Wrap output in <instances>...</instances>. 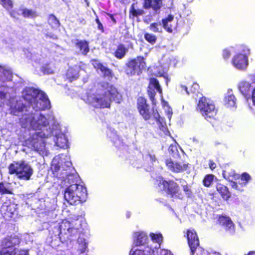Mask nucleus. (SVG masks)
<instances>
[{"label":"nucleus","mask_w":255,"mask_h":255,"mask_svg":"<svg viewBox=\"0 0 255 255\" xmlns=\"http://www.w3.org/2000/svg\"><path fill=\"white\" fill-rule=\"evenodd\" d=\"M19 241L17 238L15 237H7L5 238L2 241L1 246L3 249H6L8 250H11V247L16 244H18Z\"/></svg>","instance_id":"393cba45"},{"label":"nucleus","mask_w":255,"mask_h":255,"mask_svg":"<svg viewBox=\"0 0 255 255\" xmlns=\"http://www.w3.org/2000/svg\"><path fill=\"white\" fill-rule=\"evenodd\" d=\"M199 89V85L197 83H194L193 84L191 91L192 93H195L198 89Z\"/></svg>","instance_id":"3c124183"},{"label":"nucleus","mask_w":255,"mask_h":255,"mask_svg":"<svg viewBox=\"0 0 255 255\" xmlns=\"http://www.w3.org/2000/svg\"><path fill=\"white\" fill-rule=\"evenodd\" d=\"M8 105H9L10 113L11 115L16 116H22L21 118L19 119V123L23 128H28L33 129L31 126L26 127L22 126L21 120L23 118L26 117V119L27 118V122L30 121V122H33L34 121L35 123L37 122L38 117L40 116H43L41 114L33 113L32 111L31 110V107H29L28 109H27L26 107L23 106L22 103L15 101L14 99H11Z\"/></svg>","instance_id":"20e7f679"},{"label":"nucleus","mask_w":255,"mask_h":255,"mask_svg":"<svg viewBox=\"0 0 255 255\" xmlns=\"http://www.w3.org/2000/svg\"><path fill=\"white\" fill-rule=\"evenodd\" d=\"M9 173L16 174L20 179L28 180L33 174V169L28 163L24 161L14 162L8 167Z\"/></svg>","instance_id":"0eeeda50"},{"label":"nucleus","mask_w":255,"mask_h":255,"mask_svg":"<svg viewBox=\"0 0 255 255\" xmlns=\"http://www.w3.org/2000/svg\"><path fill=\"white\" fill-rule=\"evenodd\" d=\"M147 158H149L152 161H155L156 160L155 156L154 155L149 154L148 155Z\"/></svg>","instance_id":"052dcab7"},{"label":"nucleus","mask_w":255,"mask_h":255,"mask_svg":"<svg viewBox=\"0 0 255 255\" xmlns=\"http://www.w3.org/2000/svg\"><path fill=\"white\" fill-rule=\"evenodd\" d=\"M191 255H207L208 252L199 247V239L194 230H189L187 233Z\"/></svg>","instance_id":"6e6552de"},{"label":"nucleus","mask_w":255,"mask_h":255,"mask_svg":"<svg viewBox=\"0 0 255 255\" xmlns=\"http://www.w3.org/2000/svg\"><path fill=\"white\" fill-rule=\"evenodd\" d=\"M161 5V0H144L143 4L145 8L152 7L156 11L160 9Z\"/></svg>","instance_id":"a878e982"},{"label":"nucleus","mask_w":255,"mask_h":255,"mask_svg":"<svg viewBox=\"0 0 255 255\" xmlns=\"http://www.w3.org/2000/svg\"><path fill=\"white\" fill-rule=\"evenodd\" d=\"M163 28L168 32H172L177 25V21L172 15H168L167 17L162 20Z\"/></svg>","instance_id":"aec40b11"},{"label":"nucleus","mask_w":255,"mask_h":255,"mask_svg":"<svg viewBox=\"0 0 255 255\" xmlns=\"http://www.w3.org/2000/svg\"><path fill=\"white\" fill-rule=\"evenodd\" d=\"M178 144L176 142L174 143L173 144H171L169 147V152L170 154H172V152H174V151L176 150Z\"/></svg>","instance_id":"49530a36"},{"label":"nucleus","mask_w":255,"mask_h":255,"mask_svg":"<svg viewBox=\"0 0 255 255\" xmlns=\"http://www.w3.org/2000/svg\"><path fill=\"white\" fill-rule=\"evenodd\" d=\"M180 149L181 150V151H182V152L184 153L183 150L181 148H180Z\"/></svg>","instance_id":"338daca9"},{"label":"nucleus","mask_w":255,"mask_h":255,"mask_svg":"<svg viewBox=\"0 0 255 255\" xmlns=\"http://www.w3.org/2000/svg\"><path fill=\"white\" fill-rule=\"evenodd\" d=\"M148 94L152 103H154V97L156 93L158 92L162 95V89L161 88L159 82L155 78H151L148 86Z\"/></svg>","instance_id":"f3484780"},{"label":"nucleus","mask_w":255,"mask_h":255,"mask_svg":"<svg viewBox=\"0 0 255 255\" xmlns=\"http://www.w3.org/2000/svg\"><path fill=\"white\" fill-rule=\"evenodd\" d=\"M37 89L33 88H26L22 92V97L25 100L28 101L30 105L32 102L37 99V97L39 96L40 93Z\"/></svg>","instance_id":"6ab92c4d"},{"label":"nucleus","mask_w":255,"mask_h":255,"mask_svg":"<svg viewBox=\"0 0 255 255\" xmlns=\"http://www.w3.org/2000/svg\"><path fill=\"white\" fill-rule=\"evenodd\" d=\"M150 236L153 242L157 243L159 246H160L162 241V237L161 234H154L153 233H151L150 234Z\"/></svg>","instance_id":"a19ab883"},{"label":"nucleus","mask_w":255,"mask_h":255,"mask_svg":"<svg viewBox=\"0 0 255 255\" xmlns=\"http://www.w3.org/2000/svg\"><path fill=\"white\" fill-rule=\"evenodd\" d=\"M27 120L26 117L21 120L22 126H31L35 132L26 141V144L40 155L42 156L48 155L49 151L44 139L52 135L54 136V141L56 146L62 148L68 147L67 138L61 132L60 126L52 115H48L46 117L40 116L35 123L34 121L33 123L27 122Z\"/></svg>","instance_id":"f257e3e1"},{"label":"nucleus","mask_w":255,"mask_h":255,"mask_svg":"<svg viewBox=\"0 0 255 255\" xmlns=\"http://www.w3.org/2000/svg\"><path fill=\"white\" fill-rule=\"evenodd\" d=\"M138 109L140 114L142 116L145 120H149L152 116L151 111L153 112V116L155 119L159 117L158 113H154L153 110L150 111L149 109V106L146 104V100L139 97L137 100Z\"/></svg>","instance_id":"ddd939ff"},{"label":"nucleus","mask_w":255,"mask_h":255,"mask_svg":"<svg viewBox=\"0 0 255 255\" xmlns=\"http://www.w3.org/2000/svg\"><path fill=\"white\" fill-rule=\"evenodd\" d=\"M110 16L112 20L113 21V22L114 23H116V20L115 18L114 17V16L112 14H110Z\"/></svg>","instance_id":"e2e57ef3"},{"label":"nucleus","mask_w":255,"mask_h":255,"mask_svg":"<svg viewBox=\"0 0 255 255\" xmlns=\"http://www.w3.org/2000/svg\"><path fill=\"white\" fill-rule=\"evenodd\" d=\"M166 165L168 168L176 173L182 172L187 169L189 164L181 161H173L171 159L166 160Z\"/></svg>","instance_id":"2eb2a0df"},{"label":"nucleus","mask_w":255,"mask_h":255,"mask_svg":"<svg viewBox=\"0 0 255 255\" xmlns=\"http://www.w3.org/2000/svg\"><path fill=\"white\" fill-rule=\"evenodd\" d=\"M224 102L228 107H234L236 104V99L231 90H229L224 98Z\"/></svg>","instance_id":"bb28decb"},{"label":"nucleus","mask_w":255,"mask_h":255,"mask_svg":"<svg viewBox=\"0 0 255 255\" xmlns=\"http://www.w3.org/2000/svg\"><path fill=\"white\" fill-rule=\"evenodd\" d=\"M96 21L98 24V28L99 30H101L102 31V32H104L103 26L102 24L101 23V22L100 21L99 19L98 18H97L96 19Z\"/></svg>","instance_id":"8fccbe9b"},{"label":"nucleus","mask_w":255,"mask_h":255,"mask_svg":"<svg viewBox=\"0 0 255 255\" xmlns=\"http://www.w3.org/2000/svg\"><path fill=\"white\" fill-rule=\"evenodd\" d=\"M126 74L128 76H132L135 75H139L141 70L145 67V62L144 58L141 56L129 60L126 64Z\"/></svg>","instance_id":"9d476101"},{"label":"nucleus","mask_w":255,"mask_h":255,"mask_svg":"<svg viewBox=\"0 0 255 255\" xmlns=\"http://www.w3.org/2000/svg\"><path fill=\"white\" fill-rule=\"evenodd\" d=\"M255 255V251H250L247 255Z\"/></svg>","instance_id":"0e129e2a"},{"label":"nucleus","mask_w":255,"mask_h":255,"mask_svg":"<svg viewBox=\"0 0 255 255\" xmlns=\"http://www.w3.org/2000/svg\"><path fill=\"white\" fill-rule=\"evenodd\" d=\"M59 234H66V231L68 233L70 232V230H72L71 223L66 220H63L59 226Z\"/></svg>","instance_id":"7c9ffc66"},{"label":"nucleus","mask_w":255,"mask_h":255,"mask_svg":"<svg viewBox=\"0 0 255 255\" xmlns=\"http://www.w3.org/2000/svg\"><path fill=\"white\" fill-rule=\"evenodd\" d=\"M252 100L253 105L255 106V88L253 89L252 91Z\"/></svg>","instance_id":"5fc2aeb1"},{"label":"nucleus","mask_w":255,"mask_h":255,"mask_svg":"<svg viewBox=\"0 0 255 255\" xmlns=\"http://www.w3.org/2000/svg\"><path fill=\"white\" fill-rule=\"evenodd\" d=\"M0 3L5 8L9 9L12 6V2L11 0H0Z\"/></svg>","instance_id":"c03bdc74"},{"label":"nucleus","mask_w":255,"mask_h":255,"mask_svg":"<svg viewBox=\"0 0 255 255\" xmlns=\"http://www.w3.org/2000/svg\"><path fill=\"white\" fill-rule=\"evenodd\" d=\"M16 206L17 205L14 204H7L4 203L0 209V213L6 219L12 218L17 214Z\"/></svg>","instance_id":"dca6fc26"},{"label":"nucleus","mask_w":255,"mask_h":255,"mask_svg":"<svg viewBox=\"0 0 255 255\" xmlns=\"http://www.w3.org/2000/svg\"><path fill=\"white\" fill-rule=\"evenodd\" d=\"M130 12L131 13L133 16H137L142 15L144 13V11L141 9H135L134 4H132L130 7Z\"/></svg>","instance_id":"ea45409f"},{"label":"nucleus","mask_w":255,"mask_h":255,"mask_svg":"<svg viewBox=\"0 0 255 255\" xmlns=\"http://www.w3.org/2000/svg\"><path fill=\"white\" fill-rule=\"evenodd\" d=\"M209 165L212 170L215 169L216 167V164L212 160H210Z\"/></svg>","instance_id":"6e6d98bb"},{"label":"nucleus","mask_w":255,"mask_h":255,"mask_svg":"<svg viewBox=\"0 0 255 255\" xmlns=\"http://www.w3.org/2000/svg\"><path fill=\"white\" fill-rule=\"evenodd\" d=\"M160 254L161 255H173L169 251L166 250H162Z\"/></svg>","instance_id":"864d4df0"},{"label":"nucleus","mask_w":255,"mask_h":255,"mask_svg":"<svg viewBox=\"0 0 255 255\" xmlns=\"http://www.w3.org/2000/svg\"><path fill=\"white\" fill-rule=\"evenodd\" d=\"M220 225L224 227L230 234L235 232V227L233 223L229 217L221 216L218 219Z\"/></svg>","instance_id":"412c9836"},{"label":"nucleus","mask_w":255,"mask_h":255,"mask_svg":"<svg viewBox=\"0 0 255 255\" xmlns=\"http://www.w3.org/2000/svg\"><path fill=\"white\" fill-rule=\"evenodd\" d=\"M149 28L154 32H160L162 31V26L160 23H152L149 25Z\"/></svg>","instance_id":"e433bc0d"},{"label":"nucleus","mask_w":255,"mask_h":255,"mask_svg":"<svg viewBox=\"0 0 255 255\" xmlns=\"http://www.w3.org/2000/svg\"><path fill=\"white\" fill-rule=\"evenodd\" d=\"M35 111L44 110L50 108V101L46 94L41 92L34 102L30 105Z\"/></svg>","instance_id":"4468645a"},{"label":"nucleus","mask_w":255,"mask_h":255,"mask_svg":"<svg viewBox=\"0 0 255 255\" xmlns=\"http://www.w3.org/2000/svg\"><path fill=\"white\" fill-rule=\"evenodd\" d=\"M45 37L46 38H49L53 39H56L57 38V36L55 34L52 33H47L46 34Z\"/></svg>","instance_id":"603ef678"},{"label":"nucleus","mask_w":255,"mask_h":255,"mask_svg":"<svg viewBox=\"0 0 255 255\" xmlns=\"http://www.w3.org/2000/svg\"><path fill=\"white\" fill-rule=\"evenodd\" d=\"M197 109L207 120L208 118H213L217 114V110L213 102L204 97L202 98L199 101Z\"/></svg>","instance_id":"1a4fd4ad"},{"label":"nucleus","mask_w":255,"mask_h":255,"mask_svg":"<svg viewBox=\"0 0 255 255\" xmlns=\"http://www.w3.org/2000/svg\"><path fill=\"white\" fill-rule=\"evenodd\" d=\"M223 175H224V177L226 178V173H225L223 174Z\"/></svg>","instance_id":"69168bd1"},{"label":"nucleus","mask_w":255,"mask_h":255,"mask_svg":"<svg viewBox=\"0 0 255 255\" xmlns=\"http://www.w3.org/2000/svg\"><path fill=\"white\" fill-rule=\"evenodd\" d=\"M240 175L239 174H237L234 171H233L231 172V175L228 177L229 181L231 182L232 187L237 190H240V189L239 188L237 183L234 181V180L238 179Z\"/></svg>","instance_id":"473e14b6"},{"label":"nucleus","mask_w":255,"mask_h":255,"mask_svg":"<svg viewBox=\"0 0 255 255\" xmlns=\"http://www.w3.org/2000/svg\"><path fill=\"white\" fill-rule=\"evenodd\" d=\"M11 79V72L0 66V107L8 105L12 99L10 95Z\"/></svg>","instance_id":"39448f33"},{"label":"nucleus","mask_w":255,"mask_h":255,"mask_svg":"<svg viewBox=\"0 0 255 255\" xmlns=\"http://www.w3.org/2000/svg\"><path fill=\"white\" fill-rule=\"evenodd\" d=\"M93 65L94 67L97 69L98 73H101V74L108 79L112 77V71L110 69L104 66L102 64L100 63L98 61H94Z\"/></svg>","instance_id":"4be33fe9"},{"label":"nucleus","mask_w":255,"mask_h":255,"mask_svg":"<svg viewBox=\"0 0 255 255\" xmlns=\"http://www.w3.org/2000/svg\"><path fill=\"white\" fill-rule=\"evenodd\" d=\"M251 81L252 84L255 86V73L251 76Z\"/></svg>","instance_id":"680f3d73"},{"label":"nucleus","mask_w":255,"mask_h":255,"mask_svg":"<svg viewBox=\"0 0 255 255\" xmlns=\"http://www.w3.org/2000/svg\"><path fill=\"white\" fill-rule=\"evenodd\" d=\"M214 176L212 175H208L203 180V184L206 187H209L213 181Z\"/></svg>","instance_id":"37998d69"},{"label":"nucleus","mask_w":255,"mask_h":255,"mask_svg":"<svg viewBox=\"0 0 255 255\" xmlns=\"http://www.w3.org/2000/svg\"><path fill=\"white\" fill-rule=\"evenodd\" d=\"M41 70L44 74H50L53 73V69L47 64L43 65L41 68Z\"/></svg>","instance_id":"79ce46f5"},{"label":"nucleus","mask_w":255,"mask_h":255,"mask_svg":"<svg viewBox=\"0 0 255 255\" xmlns=\"http://www.w3.org/2000/svg\"><path fill=\"white\" fill-rule=\"evenodd\" d=\"M153 250L149 246L146 247L145 249H139L133 251L132 249L130 251L129 255H151Z\"/></svg>","instance_id":"c85d7f7f"},{"label":"nucleus","mask_w":255,"mask_h":255,"mask_svg":"<svg viewBox=\"0 0 255 255\" xmlns=\"http://www.w3.org/2000/svg\"><path fill=\"white\" fill-rule=\"evenodd\" d=\"M22 14L26 18H33L37 16L35 11L27 8H24L22 10Z\"/></svg>","instance_id":"f704fd0d"},{"label":"nucleus","mask_w":255,"mask_h":255,"mask_svg":"<svg viewBox=\"0 0 255 255\" xmlns=\"http://www.w3.org/2000/svg\"><path fill=\"white\" fill-rule=\"evenodd\" d=\"M148 239L147 235L143 232H137L133 234V242L136 246H139L140 249H145L148 245Z\"/></svg>","instance_id":"a211bd4d"},{"label":"nucleus","mask_w":255,"mask_h":255,"mask_svg":"<svg viewBox=\"0 0 255 255\" xmlns=\"http://www.w3.org/2000/svg\"><path fill=\"white\" fill-rule=\"evenodd\" d=\"M51 168L54 176L64 181H69L73 177L72 163L68 155L61 154L55 157Z\"/></svg>","instance_id":"7ed1b4c3"},{"label":"nucleus","mask_w":255,"mask_h":255,"mask_svg":"<svg viewBox=\"0 0 255 255\" xmlns=\"http://www.w3.org/2000/svg\"><path fill=\"white\" fill-rule=\"evenodd\" d=\"M128 51V48H127L124 45L120 44L118 46L115 52V56L118 59H122L125 57Z\"/></svg>","instance_id":"2f4dec72"},{"label":"nucleus","mask_w":255,"mask_h":255,"mask_svg":"<svg viewBox=\"0 0 255 255\" xmlns=\"http://www.w3.org/2000/svg\"><path fill=\"white\" fill-rule=\"evenodd\" d=\"M76 48L79 50V52L83 55H86L89 51L88 44L86 41L77 40Z\"/></svg>","instance_id":"c756f323"},{"label":"nucleus","mask_w":255,"mask_h":255,"mask_svg":"<svg viewBox=\"0 0 255 255\" xmlns=\"http://www.w3.org/2000/svg\"><path fill=\"white\" fill-rule=\"evenodd\" d=\"M80 66L75 65L73 67L70 68L67 72L66 77L70 81L76 80L79 77Z\"/></svg>","instance_id":"5701e85b"},{"label":"nucleus","mask_w":255,"mask_h":255,"mask_svg":"<svg viewBox=\"0 0 255 255\" xmlns=\"http://www.w3.org/2000/svg\"><path fill=\"white\" fill-rule=\"evenodd\" d=\"M183 189L187 197H189L191 195V192L188 186L186 185L183 186Z\"/></svg>","instance_id":"de8ad7c7"},{"label":"nucleus","mask_w":255,"mask_h":255,"mask_svg":"<svg viewBox=\"0 0 255 255\" xmlns=\"http://www.w3.org/2000/svg\"><path fill=\"white\" fill-rule=\"evenodd\" d=\"M0 255H15V252L6 249H2L0 251Z\"/></svg>","instance_id":"a18cd8bd"},{"label":"nucleus","mask_w":255,"mask_h":255,"mask_svg":"<svg viewBox=\"0 0 255 255\" xmlns=\"http://www.w3.org/2000/svg\"><path fill=\"white\" fill-rule=\"evenodd\" d=\"M231 55L230 51L229 49H225L223 52V56L224 59L228 58Z\"/></svg>","instance_id":"09e8293b"},{"label":"nucleus","mask_w":255,"mask_h":255,"mask_svg":"<svg viewBox=\"0 0 255 255\" xmlns=\"http://www.w3.org/2000/svg\"><path fill=\"white\" fill-rule=\"evenodd\" d=\"M251 177L250 175L247 173H244L242 174L241 177V181L240 184L241 185L242 187L245 186L246 185L247 183L248 182L249 180H250Z\"/></svg>","instance_id":"58836bf2"},{"label":"nucleus","mask_w":255,"mask_h":255,"mask_svg":"<svg viewBox=\"0 0 255 255\" xmlns=\"http://www.w3.org/2000/svg\"><path fill=\"white\" fill-rule=\"evenodd\" d=\"M171 154L175 158L179 157V151L178 150V148L176 149V150L174 151V152H172V153Z\"/></svg>","instance_id":"13d9d810"},{"label":"nucleus","mask_w":255,"mask_h":255,"mask_svg":"<svg viewBox=\"0 0 255 255\" xmlns=\"http://www.w3.org/2000/svg\"><path fill=\"white\" fill-rule=\"evenodd\" d=\"M249 54L250 50L245 48L243 50V53H238L233 57L232 64L238 69H245L248 65V56Z\"/></svg>","instance_id":"f8f14e48"},{"label":"nucleus","mask_w":255,"mask_h":255,"mask_svg":"<svg viewBox=\"0 0 255 255\" xmlns=\"http://www.w3.org/2000/svg\"><path fill=\"white\" fill-rule=\"evenodd\" d=\"M48 22L53 28L56 29L60 26V22L56 16L53 14L49 16Z\"/></svg>","instance_id":"72a5a7b5"},{"label":"nucleus","mask_w":255,"mask_h":255,"mask_svg":"<svg viewBox=\"0 0 255 255\" xmlns=\"http://www.w3.org/2000/svg\"><path fill=\"white\" fill-rule=\"evenodd\" d=\"M87 191L82 185L74 184L67 187L64 192L65 200L70 205H77L85 202Z\"/></svg>","instance_id":"423d86ee"},{"label":"nucleus","mask_w":255,"mask_h":255,"mask_svg":"<svg viewBox=\"0 0 255 255\" xmlns=\"http://www.w3.org/2000/svg\"><path fill=\"white\" fill-rule=\"evenodd\" d=\"M238 89L240 93L245 97H247L250 95L251 84L248 82L242 81L238 84Z\"/></svg>","instance_id":"b1692460"},{"label":"nucleus","mask_w":255,"mask_h":255,"mask_svg":"<svg viewBox=\"0 0 255 255\" xmlns=\"http://www.w3.org/2000/svg\"><path fill=\"white\" fill-rule=\"evenodd\" d=\"M100 85L102 88L101 91L96 94L88 93L84 100L86 103L94 107L101 108H109L112 101L121 103L122 96L115 87L105 82Z\"/></svg>","instance_id":"f03ea898"},{"label":"nucleus","mask_w":255,"mask_h":255,"mask_svg":"<svg viewBox=\"0 0 255 255\" xmlns=\"http://www.w3.org/2000/svg\"><path fill=\"white\" fill-rule=\"evenodd\" d=\"M216 189L219 193L224 199L227 200L230 197V193L226 186L221 183H218L216 185Z\"/></svg>","instance_id":"cd10ccee"},{"label":"nucleus","mask_w":255,"mask_h":255,"mask_svg":"<svg viewBox=\"0 0 255 255\" xmlns=\"http://www.w3.org/2000/svg\"><path fill=\"white\" fill-rule=\"evenodd\" d=\"M158 185L172 198L182 199L184 197L183 194L179 189V186L173 181H166L161 179Z\"/></svg>","instance_id":"9b49d317"},{"label":"nucleus","mask_w":255,"mask_h":255,"mask_svg":"<svg viewBox=\"0 0 255 255\" xmlns=\"http://www.w3.org/2000/svg\"><path fill=\"white\" fill-rule=\"evenodd\" d=\"M15 255H28V253L27 251L22 250L20 251L17 254L15 253Z\"/></svg>","instance_id":"4d7b16f0"},{"label":"nucleus","mask_w":255,"mask_h":255,"mask_svg":"<svg viewBox=\"0 0 255 255\" xmlns=\"http://www.w3.org/2000/svg\"><path fill=\"white\" fill-rule=\"evenodd\" d=\"M180 87L181 89V91L184 90L187 93V94H188V95L189 94V92L188 90V88L186 86L181 85Z\"/></svg>","instance_id":"bf43d9fd"},{"label":"nucleus","mask_w":255,"mask_h":255,"mask_svg":"<svg viewBox=\"0 0 255 255\" xmlns=\"http://www.w3.org/2000/svg\"><path fill=\"white\" fill-rule=\"evenodd\" d=\"M145 39L151 44H154L156 41L157 38L153 34L145 33L144 35Z\"/></svg>","instance_id":"4c0bfd02"},{"label":"nucleus","mask_w":255,"mask_h":255,"mask_svg":"<svg viewBox=\"0 0 255 255\" xmlns=\"http://www.w3.org/2000/svg\"><path fill=\"white\" fill-rule=\"evenodd\" d=\"M11 190L8 184L0 183V194H11Z\"/></svg>","instance_id":"c9c22d12"}]
</instances>
